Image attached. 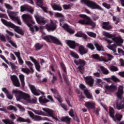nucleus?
<instances>
[{
  "instance_id": "1",
  "label": "nucleus",
  "mask_w": 124,
  "mask_h": 124,
  "mask_svg": "<svg viewBox=\"0 0 124 124\" xmlns=\"http://www.w3.org/2000/svg\"><path fill=\"white\" fill-rule=\"evenodd\" d=\"M12 93L13 94H15L17 101H20V102H24L25 101L27 103H33L34 104L37 103V98H34L31 100L30 94L17 89H13Z\"/></svg>"
},
{
  "instance_id": "2",
  "label": "nucleus",
  "mask_w": 124,
  "mask_h": 124,
  "mask_svg": "<svg viewBox=\"0 0 124 124\" xmlns=\"http://www.w3.org/2000/svg\"><path fill=\"white\" fill-rule=\"evenodd\" d=\"M80 18H83L82 19H79L78 21V24L81 25H87L88 26H91L92 27V29L95 28V23L93 22L91 18L88 16L86 15L80 14L79 15Z\"/></svg>"
},
{
  "instance_id": "3",
  "label": "nucleus",
  "mask_w": 124,
  "mask_h": 124,
  "mask_svg": "<svg viewBox=\"0 0 124 124\" xmlns=\"http://www.w3.org/2000/svg\"><path fill=\"white\" fill-rule=\"evenodd\" d=\"M1 21L4 25H5V26H7V27H10V28L14 29V31L19 34H20L21 35H24V31H23V30H22L20 27L16 26L11 22H8L5 19L2 18L1 19Z\"/></svg>"
},
{
  "instance_id": "4",
  "label": "nucleus",
  "mask_w": 124,
  "mask_h": 124,
  "mask_svg": "<svg viewBox=\"0 0 124 124\" xmlns=\"http://www.w3.org/2000/svg\"><path fill=\"white\" fill-rule=\"evenodd\" d=\"M80 2L83 4H86L87 6L91 8V9H99V10H103V9L100 6L97 4L96 3L90 0H80Z\"/></svg>"
},
{
  "instance_id": "5",
  "label": "nucleus",
  "mask_w": 124,
  "mask_h": 124,
  "mask_svg": "<svg viewBox=\"0 0 124 124\" xmlns=\"http://www.w3.org/2000/svg\"><path fill=\"white\" fill-rule=\"evenodd\" d=\"M103 35L106 37L110 38L113 40L114 42L118 43V42H121V43H124V40L122 38L121 36H116V34H112L106 31L103 32Z\"/></svg>"
},
{
  "instance_id": "6",
  "label": "nucleus",
  "mask_w": 124,
  "mask_h": 124,
  "mask_svg": "<svg viewBox=\"0 0 124 124\" xmlns=\"http://www.w3.org/2000/svg\"><path fill=\"white\" fill-rule=\"evenodd\" d=\"M43 39L46 40L47 42H50V43L53 42L55 44H57L58 45H62V42L58 38L52 36L51 35H47L43 37Z\"/></svg>"
},
{
  "instance_id": "7",
  "label": "nucleus",
  "mask_w": 124,
  "mask_h": 124,
  "mask_svg": "<svg viewBox=\"0 0 124 124\" xmlns=\"http://www.w3.org/2000/svg\"><path fill=\"white\" fill-rule=\"evenodd\" d=\"M24 22L28 26L31 27V24L34 25L35 22L32 20V17L28 14H23L21 16Z\"/></svg>"
},
{
  "instance_id": "8",
  "label": "nucleus",
  "mask_w": 124,
  "mask_h": 124,
  "mask_svg": "<svg viewBox=\"0 0 124 124\" xmlns=\"http://www.w3.org/2000/svg\"><path fill=\"white\" fill-rule=\"evenodd\" d=\"M7 12L11 20H13V21H16L18 25H21L22 24V23H21V20H20V17L17 16V13H16V12L9 10H7Z\"/></svg>"
},
{
  "instance_id": "9",
  "label": "nucleus",
  "mask_w": 124,
  "mask_h": 124,
  "mask_svg": "<svg viewBox=\"0 0 124 124\" xmlns=\"http://www.w3.org/2000/svg\"><path fill=\"white\" fill-rule=\"evenodd\" d=\"M29 87L32 93L34 94V95H36V96H38L40 95V94H44V93L43 92L40 91L39 90L36 89L35 87L33 85L31 84H29Z\"/></svg>"
},
{
  "instance_id": "10",
  "label": "nucleus",
  "mask_w": 124,
  "mask_h": 124,
  "mask_svg": "<svg viewBox=\"0 0 124 124\" xmlns=\"http://www.w3.org/2000/svg\"><path fill=\"white\" fill-rule=\"evenodd\" d=\"M45 28L48 31H54L57 29V24L54 23L52 20H50V24H46L45 26Z\"/></svg>"
},
{
  "instance_id": "11",
  "label": "nucleus",
  "mask_w": 124,
  "mask_h": 124,
  "mask_svg": "<svg viewBox=\"0 0 124 124\" xmlns=\"http://www.w3.org/2000/svg\"><path fill=\"white\" fill-rule=\"evenodd\" d=\"M79 88L81 90H84V94H85L87 98H88L89 99H92V98H93V95H92L89 90L86 89V86H85V85L83 84H80Z\"/></svg>"
},
{
  "instance_id": "12",
  "label": "nucleus",
  "mask_w": 124,
  "mask_h": 124,
  "mask_svg": "<svg viewBox=\"0 0 124 124\" xmlns=\"http://www.w3.org/2000/svg\"><path fill=\"white\" fill-rule=\"evenodd\" d=\"M10 78L13 82V85L17 88L20 87L21 84H20V81H19V78L18 77L15 75H11Z\"/></svg>"
},
{
  "instance_id": "13",
  "label": "nucleus",
  "mask_w": 124,
  "mask_h": 124,
  "mask_svg": "<svg viewBox=\"0 0 124 124\" xmlns=\"http://www.w3.org/2000/svg\"><path fill=\"white\" fill-rule=\"evenodd\" d=\"M30 12V13H32L33 12V8L31 6L25 4L20 6V12Z\"/></svg>"
},
{
  "instance_id": "14",
  "label": "nucleus",
  "mask_w": 124,
  "mask_h": 124,
  "mask_svg": "<svg viewBox=\"0 0 124 124\" xmlns=\"http://www.w3.org/2000/svg\"><path fill=\"white\" fill-rule=\"evenodd\" d=\"M115 43L114 44H112L111 45H108L107 46V47L109 49V50H111V51H113V52H114V53H116L117 52V46H122V44L123 43H121V42H118V43L114 42Z\"/></svg>"
},
{
  "instance_id": "15",
  "label": "nucleus",
  "mask_w": 124,
  "mask_h": 124,
  "mask_svg": "<svg viewBox=\"0 0 124 124\" xmlns=\"http://www.w3.org/2000/svg\"><path fill=\"white\" fill-rule=\"evenodd\" d=\"M74 62L77 65H80L78 67L80 71L84 70V66L86 64V62L85 61L79 59L78 61L74 60Z\"/></svg>"
},
{
  "instance_id": "16",
  "label": "nucleus",
  "mask_w": 124,
  "mask_h": 124,
  "mask_svg": "<svg viewBox=\"0 0 124 124\" xmlns=\"http://www.w3.org/2000/svg\"><path fill=\"white\" fill-rule=\"evenodd\" d=\"M28 113L30 117L34 121H36L37 122H39V121L43 120V118H42V117L38 116V115H35L31 111H28Z\"/></svg>"
},
{
  "instance_id": "17",
  "label": "nucleus",
  "mask_w": 124,
  "mask_h": 124,
  "mask_svg": "<svg viewBox=\"0 0 124 124\" xmlns=\"http://www.w3.org/2000/svg\"><path fill=\"white\" fill-rule=\"evenodd\" d=\"M85 79V82L89 87H93V83L94 82V79L93 78V77L91 76H88L84 78Z\"/></svg>"
},
{
  "instance_id": "18",
  "label": "nucleus",
  "mask_w": 124,
  "mask_h": 124,
  "mask_svg": "<svg viewBox=\"0 0 124 124\" xmlns=\"http://www.w3.org/2000/svg\"><path fill=\"white\" fill-rule=\"evenodd\" d=\"M29 58L31 62L34 63L36 70H37V71H40V64H39L38 61H36V60L31 56H30Z\"/></svg>"
},
{
  "instance_id": "19",
  "label": "nucleus",
  "mask_w": 124,
  "mask_h": 124,
  "mask_svg": "<svg viewBox=\"0 0 124 124\" xmlns=\"http://www.w3.org/2000/svg\"><path fill=\"white\" fill-rule=\"evenodd\" d=\"M105 88L106 90L108 91V92H110V93H113V92H115V91L117 89V85L113 84L110 86L105 85Z\"/></svg>"
},
{
  "instance_id": "20",
  "label": "nucleus",
  "mask_w": 124,
  "mask_h": 124,
  "mask_svg": "<svg viewBox=\"0 0 124 124\" xmlns=\"http://www.w3.org/2000/svg\"><path fill=\"white\" fill-rule=\"evenodd\" d=\"M35 18L38 24H39L40 25H41V24H46V23H47L46 20H45L44 18L39 16H35Z\"/></svg>"
},
{
  "instance_id": "21",
  "label": "nucleus",
  "mask_w": 124,
  "mask_h": 124,
  "mask_svg": "<svg viewBox=\"0 0 124 124\" xmlns=\"http://www.w3.org/2000/svg\"><path fill=\"white\" fill-rule=\"evenodd\" d=\"M102 27L104 30H106L107 31H110V30L113 29L112 26L110 25V23L109 22H103L102 23Z\"/></svg>"
},
{
  "instance_id": "22",
  "label": "nucleus",
  "mask_w": 124,
  "mask_h": 124,
  "mask_svg": "<svg viewBox=\"0 0 124 124\" xmlns=\"http://www.w3.org/2000/svg\"><path fill=\"white\" fill-rule=\"evenodd\" d=\"M106 56L108 57L107 58L106 57H101V59L103 60V62H110L114 59V56L110 54H108L106 55Z\"/></svg>"
},
{
  "instance_id": "23",
  "label": "nucleus",
  "mask_w": 124,
  "mask_h": 124,
  "mask_svg": "<svg viewBox=\"0 0 124 124\" xmlns=\"http://www.w3.org/2000/svg\"><path fill=\"white\" fill-rule=\"evenodd\" d=\"M124 94V87L123 86H120L118 88V90L117 93H116V96L118 98H122V95Z\"/></svg>"
},
{
  "instance_id": "24",
  "label": "nucleus",
  "mask_w": 124,
  "mask_h": 124,
  "mask_svg": "<svg viewBox=\"0 0 124 124\" xmlns=\"http://www.w3.org/2000/svg\"><path fill=\"white\" fill-rule=\"evenodd\" d=\"M85 105L88 109H94L95 108V102L93 101L87 102Z\"/></svg>"
},
{
  "instance_id": "25",
  "label": "nucleus",
  "mask_w": 124,
  "mask_h": 124,
  "mask_svg": "<svg viewBox=\"0 0 124 124\" xmlns=\"http://www.w3.org/2000/svg\"><path fill=\"white\" fill-rule=\"evenodd\" d=\"M50 91L52 93L54 94V96L55 98H57V100H58L59 102H61V96L59 95V93H58L57 90L51 89Z\"/></svg>"
},
{
  "instance_id": "26",
  "label": "nucleus",
  "mask_w": 124,
  "mask_h": 124,
  "mask_svg": "<svg viewBox=\"0 0 124 124\" xmlns=\"http://www.w3.org/2000/svg\"><path fill=\"white\" fill-rule=\"evenodd\" d=\"M44 116H46V117H51V118H53L54 120H56V121H58V118L55 117V115L54 114V112L51 109H48L46 112V114H45V115Z\"/></svg>"
},
{
  "instance_id": "27",
  "label": "nucleus",
  "mask_w": 124,
  "mask_h": 124,
  "mask_svg": "<svg viewBox=\"0 0 124 124\" xmlns=\"http://www.w3.org/2000/svg\"><path fill=\"white\" fill-rule=\"evenodd\" d=\"M37 5L38 6H39V7H41L42 9L44 11V12L47 13V8L45 7H43V0H37V2H36Z\"/></svg>"
},
{
  "instance_id": "28",
  "label": "nucleus",
  "mask_w": 124,
  "mask_h": 124,
  "mask_svg": "<svg viewBox=\"0 0 124 124\" xmlns=\"http://www.w3.org/2000/svg\"><path fill=\"white\" fill-rule=\"evenodd\" d=\"M66 44L68 45V46L71 49H74L76 46V44L75 43V41H71V40H67L66 41Z\"/></svg>"
},
{
  "instance_id": "29",
  "label": "nucleus",
  "mask_w": 124,
  "mask_h": 124,
  "mask_svg": "<svg viewBox=\"0 0 124 124\" xmlns=\"http://www.w3.org/2000/svg\"><path fill=\"white\" fill-rule=\"evenodd\" d=\"M16 122H18L19 123H28V124H30L31 119L29 118L25 119L22 117H19L16 119Z\"/></svg>"
},
{
  "instance_id": "30",
  "label": "nucleus",
  "mask_w": 124,
  "mask_h": 124,
  "mask_svg": "<svg viewBox=\"0 0 124 124\" xmlns=\"http://www.w3.org/2000/svg\"><path fill=\"white\" fill-rule=\"evenodd\" d=\"M79 52L80 55H84V54H87L89 52V50L85 48L83 46H79Z\"/></svg>"
},
{
  "instance_id": "31",
  "label": "nucleus",
  "mask_w": 124,
  "mask_h": 124,
  "mask_svg": "<svg viewBox=\"0 0 124 124\" xmlns=\"http://www.w3.org/2000/svg\"><path fill=\"white\" fill-rule=\"evenodd\" d=\"M109 112L110 117L112 118L114 122H117V120H116V118L114 115L115 114V111H114V108H113L109 107Z\"/></svg>"
},
{
  "instance_id": "32",
  "label": "nucleus",
  "mask_w": 124,
  "mask_h": 124,
  "mask_svg": "<svg viewBox=\"0 0 124 124\" xmlns=\"http://www.w3.org/2000/svg\"><path fill=\"white\" fill-rule=\"evenodd\" d=\"M26 64L27 65L28 67H29L30 70L31 71V73H33L34 72V70L33 69V64L31 62V61H25Z\"/></svg>"
},
{
  "instance_id": "33",
  "label": "nucleus",
  "mask_w": 124,
  "mask_h": 124,
  "mask_svg": "<svg viewBox=\"0 0 124 124\" xmlns=\"http://www.w3.org/2000/svg\"><path fill=\"white\" fill-rule=\"evenodd\" d=\"M100 69H98V71H101L102 72V73L103 74H105V75H107L109 73V70H108L106 68L104 67V66H100Z\"/></svg>"
},
{
  "instance_id": "34",
  "label": "nucleus",
  "mask_w": 124,
  "mask_h": 124,
  "mask_svg": "<svg viewBox=\"0 0 124 124\" xmlns=\"http://www.w3.org/2000/svg\"><path fill=\"white\" fill-rule=\"evenodd\" d=\"M39 101L40 103H42V104H45L47 103V102H49V100L46 98V97L44 96H40L39 98Z\"/></svg>"
},
{
  "instance_id": "35",
  "label": "nucleus",
  "mask_w": 124,
  "mask_h": 124,
  "mask_svg": "<svg viewBox=\"0 0 124 124\" xmlns=\"http://www.w3.org/2000/svg\"><path fill=\"white\" fill-rule=\"evenodd\" d=\"M51 7H52V8L53 9V10L62 11V7L60 6V5H57V4H52Z\"/></svg>"
},
{
  "instance_id": "36",
  "label": "nucleus",
  "mask_w": 124,
  "mask_h": 124,
  "mask_svg": "<svg viewBox=\"0 0 124 124\" xmlns=\"http://www.w3.org/2000/svg\"><path fill=\"white\" fill-rule=\"evenodd\" d=\"M19 78L21 83V86H22L23 87H25V75L23 74L19 75Z\"/></svg>"
},
{
  "instance_id": "37",
  "label": "nucleus",
  "mask_w": 124,
  "mask_h": 124,
  "mask_svg": "<svg viewBox=\"0 0 124 124\" xmlns=\"http://www.w3.org/2000/svg\"><path fill=\"white\" fill-rule=\"evenodd\" d=\"M104 84V82L101 80V79L100 78H97L96 79V84L97 86H98V87H101V88L103 87V84Z\"/></svg>"
},
{
  "instance_id": "38",
  "label": "nucleus",
  "mask_w": 124,
  "mask_h": 124,
  "mask_svg": "<svg viewBox=\"0 0 124 124\" xmlns=\"http://www.w3.org/2000/svg\"><path fill=\"white\" fill-rule=\"evenodd\" d=\"M91 57L93 59H94V60H97V61H99L100 62H103V59H101V58H103V56L100 57L98 54H93Z\"/></svg>"
},
{
  "instance_id": "39",
  "label": "nucleus",
  "mask_w": 124,
  "mask_h": 124,
  "mask_svg": "<svg viewBox=\"0 0 124 124\" xmlns=\"http://www.w3.org/2000/svg\"><path fill=\"white\" fill-rule=\"evenodd\" d=\"M61 121H62V122H64L66 124H70L71 118L67 116L65 117H62L61 118Z\"/></svg>"
},
{
  "instance_id": "40",
  "label": "nucleus",
  "mask_w": 124,
  "mask_h": 124,
  "mask_svg": "<svg viewBox=\"0 0 124 124\" xmlns=\"http://www.w3.org/2000/svg\"><path fill=\"white\" fill-rule=\"evenodd\" d=\"M95 47H96L97 51H104L103 46L102 45L98 44L97 42L94 43Z\"/></svg>"
},
{
  "instance_id": "41",
  "label": "nucleus",
  "mask_w": 124,
  "mask_h": 124,
  "mask_svg": "<svg viewBox=\"0 0 124 124\" xmlns=\"http://www.w3.org/2000/svg\"><path fill=\"white\" fill-rule=\"evenodd\" d=\"M33 112L36 114V115H39L40 116H46L45 113H44L43 111L39 110H32Z\"/></svg>"
},
{
  "instance_id": "42",
  "label": "nucleus",
  "mask_w": 124,
  "mask_h": 124,
  "mask_svg": "<svg viewBox=\"0 0 124 124\" xmlns=\"http://www.w3.org/2000/svg\"><path fill=\"white\" fill-rule=\"evenodd\" d=\"M21 71L23 72V73H25V74H30V72H31V71L30 70V69L28 67H25L21 68Z\"/></svg>"
},
{
  "instance_id": "43",
  "label": "nucleus",
  "mask_w": 124,
  "mask_h": 124,
  "mask_svg": "<svg viewBox=\"0 0 124 124\" xmlns=\"http://www.w3.org/2000/svg\"><path fill=\"white\" fill-rule=\"evenodd\" d=\"M2 122L5 124H15L13 120H9V119H2Z\"/></svg>"
},
{
  "instance_id": "44",
  "label": "nucleus",
  "mask_w": 124,
  "mask_h": 124,
  "mask_svg": "<svg viewBox=\"0 0 124 124\" xmlns=\"http://www.w3.org/2000/svg\"><path fill=\"white\" fill-rule=\"evenodd\" d=\"M30 28V31L33 32V31H37L38 30H39V28L37 27L36 25L33 26V27H31V26L29 27Z\"/></svg>"
},
{
  "instance_id": "45",
  "label": "nucleus",
  "mask_w": 124,
  "mask_h": 124,
  "mask_svg": "<svg viewBox=\"0 0 124 124\" xmlns=\"http://www.w3.org/2000/svg\"><path fill=\"white\" fill-rule=\"evenodd\" d=\"M87 33L89 36H91V37H93L94 38L96 37V34L95 33L92 31H87Z\"/></svg>"
},
{
  "instance_id": "46",
  "label": "nucleus",
  "mask_w": 124,
  "mask_h": 124,
  "mask_svg": "<svg viewBox=\"0 0 124 124\" xmlns=\"http://www.w3.org/2000/svg\"><path fill=\"white\" fill-rule=\"evenodd\" d=\"M43 47V45H40L39 43H37L35 45V48L36 51H38V50H40V49H42Z\"/></svg>"
},
{
  "instance_id": "47",
  "label": "nucleus",
  "mask_w": 124,
  "mask_h": 124,
  "mask_svg": "<svg viewBox=\"0 0 124 124\" xmlns=\"http://www.w3.org/2000/svg\"><path fill=\"white\" fill-rule=\"evenodd\" d=\"M4 6L6 8V9H8V10H13V7H12V6H11L9 4L5 3Z\"/></svg>"
},
{
  "instance_id": "48",
  "label": "nucleus",
  "mask_w": 124,
  "mask_h": 124,
  "mask_svg": "<svg viewBox=\"0 0 124 124\" xmlns=\"http://www.w3.org/2000/svg\"><path fill=\"white\" fill-rule=\"evenodd\" d=\"M115 118L117 121H120L123 118V115L120 113H117L115 114Z\"/></svg>"
},
{
  "instance_id": "49",
  "label": "nucleus",
  "mask_w": 124,
  "mask_h": 124,
  "mask_svg": "<svg viewBox=\"0 0 124 124\" xmlns=\"http://www.w3.org/2000/svg\"><path fill=\"white\" fill-rule=\"evenodd\" d=\"M86 47L88 48H89L92 51H93L94 50V46H93V45L92 43H89L86 45Z\"/></svg>"
},
{
  "instance_id": "50",
  "label": "nucleus",
  "mask_w": 124,
  "mask_h": 124,
  "mask_svg": "<svg viewBox=\"0 0 124 124\" xmlns=\"http://www.w3.org/2000/svg\"><path fill=\"white\" fill-rule=\"evenodd\" d=\"M102 5L104 6V7L107 8V9H110V8H111V5L108 4L106 2L103 3Z\"/></svg>"
},
{
  "instance_id": "51",
  "label": "nucleus",
  "mask_w": 124,
  "mask_h": 124,
  "mask_svg": "<svg viewBox=\"0 0 124 124\" xmlns=\"http://www.w3.org/2000/svg\"><path fill=\"white\" fill-rule=\"evenodd\" d=\"M62 7L64 10H68V9H71V6L70 5H63Z\"/></svg>"
},
{
  "instance_id": "52",
  "label": "nucleus",
  "mask_w": 124,
  "mask_h": 124,
  "mask_svg": "<svg viewBox=\"0 0 124 124\" xmlns=\"http://www.w3.org/2000/svg\"><path fill=\"white\" fill-rule=\"evenodd\" d=\"M7 108L8 110H14V111H15V112L17 111V108H15L13 106H9L7 107Z\"/></svg>"
},
{
  "instance_id": "53",
  "label": "nucleus",
  "mask_w": 124,
  "mask_h": 124,
  "mask_svg": "<svg viewBox=\"0 0 124 124\" xmlns=\"http://www.w3.org/2000/svg\"><path fill=\"white\" fill-rule=\"evenodd\" d=\"M71 56L73 57V58H75V59H79V56L78 55L72 51H71Z\"/></svg>"
},
{
  "instance_id": "54",
  "label": "nucleus",
  "mask_w": 124,
  "mask_h": 124,
  "mask_svg": "<svg viewBox=\"0 0 124 124\" xmlns=\"http://www.w3.org/2000/svg\"><path fill=\"white\" fill-rule=\"evenodd\" d=\"M110 70L111 71H118L119 70V69H118V67L115 66H111L109 68Z\"/></svg>"
},
{
  "instance_id": "55",
  "label": "nucleus",
  "mask_w": 124,
  "mask_h": 124,
  "mask_svg": "<svg viewBox=\"0 0 124 124\" xmlns=\"http://www.w3.org/2000/svg\"><path fill=\"white\" fill-rule=\"evenodd\" d=\"M104 39L105 40H106V42H107L108 45H110V44H111V43H113V42H114V40H113L112 39L110 40L106 38H104Z\"/></svg>"
},
{
  "instance_id": "56",
  "label": "nucleus",
  "mask_w": 124,
  "mask_h": 124,
  "mask_svg": "<svg viewBox=\"0 0 124 124\" xmlns=\"http://www.w3.org/2000/svg\"><path fill=\"white\" fill-rule=\"evenodd\" d=\"M16 106L18 107V108H19L20 111L21 112H25V108H23V107H22L21 105L17 104Z\"/></svg>"
},
{
  "instance_id": "57",
  "label": "nucleus",
  "mask_w": 124,
  "mask_h": 124,
  "mask_svg": "<svg viewBox=\"0 0 124 124\" xmlns=\"http://www.w3.org/2000/svg\"><path fill=\"white\" fill-rule=\"evenodd\" d=\"M69 114L71 117H73L75 114H76L73 109H70Z\"/></svg>"
},
{
  "instance_id": "58",
  "label": "nucleus",
  "mask_w": 124,
  "mask_h": 124,
  "mask_svg": "<svg viewBox=\"0 0 124 124\" xmlns=\"http://www.w3.org/2000/svg\"><path fill=\"white\" fill-rule=\"evenodd\" d=\"M14 54H15L17 59L21 58V53L20 52H14Z\"/></svg>"
},
{
  "instance_id": "59",
  "label": "nucleus",
  "mask_w": 124,
  "mask_h": 124,
  "mask_svg": "<svg viewBox=\"0 0 124 124\" xmlns=\"http://www.w3.org/2000/svg\"><path fill=\"white\" fill-rule=\"evenodd\" d=\"M61 27H62L63 29H64L66 31H67L69 27H68V25L67 24H62V26Z\"/></svg>"
},
{
  "instance_id": "60",
  "label": "nucleus",
  "mask_w": 124,
  "mask_h": 124,
  "mask_svg": "<svg viewBox=\"0 0 124 124\" xmlns=\"http://www.w3.org/2000/svg\"><path fill=\"white\" fill-rule=\"evenodd\" d=\"M6 32L9 34V35H10V36H14V33L9 31V30H6Z\"/></svg>"
},
{
  "instance_id": "61",
  "label": "nucleus",
  "mask_w": 124,
  "mask_h": 124,
  "mask_svg": "<svg viewBox=\"0 0 124 124\" xmlns=\"http://www.w3.org/2000/svg\"><path fill=\"white\" fill-rule=\"evenodd\" d=\"M111 80H113L114 82H118L120 81V79L118 78L116 76H113L111 77Z\"/></svg>"
},
{
  "instance_id": "62",
  "label": "nucleus",
  "mask_w": 124,
  "mask_h": 124,
  "mask_svg": "<svg viewBox=\"0 0 124 124\" xmlns=\"http://www.w3.org/2000/svg\"><path fill=\"white\" fill-rule=\"evenodd\" d=\"M2 91L5 93L6 95L9 93V92L6 88H2Z\"/></svg>"
},
{
  "instance_id": "63",
  "label": "nucleus",
  "mask_w": 124,
  "mask_h": 124,
  "mask_svg": "<svg viewBox=\"0 0 124 124\" xmlns=\"http://www.w3.org/2000/svg\"><path fill=\"white\" fill-rule=\"evenodd\" d=\"M0 39L2 41H4L5 42L6 40L5 39V36L3 35V34H1L0 33Z\"/></svg>"
},
{
  "instance_id": "64",
  "label": "nucleus",
  "mask_w": 124,
  "mask_h": 124,
  "mask_svg": "<svg viewBox=\"0 0 124 124\" xmlns=\"http://www.w3.org/2000/svg\"><path fill=\"white\" fill-rule=\"evenodd\" d=\"M121 66H124V60L123 59H120L119 60Z\"/></svg>"
}]
</instances>
